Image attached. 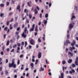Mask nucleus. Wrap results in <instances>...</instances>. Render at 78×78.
<instances>
[{
	"label": "nucleus",
	"mask_w": 78,
	"mask_h": 78,
	"mask_svg": "<svg viewBox=\"0 0 78 78\" xmlns=\"http://www.w3.org/2000/svg\"><path fill=\"white\" fill-rule=\"evenodd\" d=\"M15 59L13 58L12 59V63H9V68H11V67H13V68H16V65L15 63Z\"/></svg>",
	"instance_id": "obj_1"
},
{
	"label": "nucleus",
	"mask_w": 78,
	"mask_h": 78,
	"mask_svg": "<svg viewBox=\"0 0 78 78\" xmlns=\"http://www.w3.org/2000/svg\"><path fill=\"white\" fill-rule=\"evenodd\" d=\"M24 32L25 33V34H28V31L27 30V27H26L24 28Z\"/></svg>",
	"instance_id": "obj_2"
},
{
	"label": "nucleus",
	"mask_w": 78,
	"mask_h": 78,
	"mask_svg": "<svg viewBox=\"0 0 78 78\" xmlns=\"http://www.w3.org/2000/svg\"><path fill=\"white\" fill-rule=\"evenodd\" d=\"M16 9L17 10H19V12H20L21 11V9H20V5H18L17 6Z\"/></svg>",
	"instance_id": "obj_3"
},
{
	"label": "nucleus",
	"mask_w": 78,
	"mask_h": 78,
	"mask_svg": "<svg viewBox=\"0 0 78 78\" xmlns=\"http://www.w3.org/2000/svg\"><path fill=\"white\" fill-rule=\"evenodd\" d=\"M30 42L31 45H34V44L35 41L34 40L32 39L30 41Z\"/></svg>",
	"instance_id": "obj_4"
},
{
	"label": "nucleus",
	"mask_w": 78,
	"mask_h": 78,
	"mask_svg": "<svg viewBox=\"0 0 78 78\" xmlns=\"http://www.w3.org/2000/svg\"><path fill=\"white\" fill-rule=\"evenodd\" d=\"M75 48L74 46H73L72 47H70L69 48V51H73V50H75Z\"/></svg>",
	"instance_id": "obj_5"
},
{
	"label": "nucleus",
	"mask_w": 78,
	"mask_h": 78,
	"mask_svg": "<svg viewBox=\"0 0 78 78\" xmlns=\"http://www.w3.org/2000/svg\"><path fill=\"white\" fill-rule=\"evenodd\" d=\"M75 71L73 69H71V71H69V73H70V74H72V73H75Z\"/></svg>",
	"instance_id": "obj_6"
},
{
	"label": "nucleus",
	"mask_w": 78,
	"mask_h": 78,
	"mask_svg": "<svg viewBox=\"0 0 78 78\" xmlns=\"http://www.w3.org/2000/svg\"><path fill=\"white\" fill-rule=\"evenodd\" d=\"M42 56V55L41 54V52H39L38 55V58H41Z\"/></svg>",
	"instance_id": "obj_7"
},
{
	"label": "nucleus",
	"mask_w": 78,
	"mask_h": 78,
	"mask_svg": "<svg viewBox=\"0 0 78 78\" xmlns=\"http://www.w3.org/2000/svg\"><path fill=\"white\" fill-rule=\"evenodd\" d=\"M18 23H16L15 24H14V28H16L17 27V26H18Z\"/></svg>",
	"instance_id": "obj_8"
},
{
	"label": "nucleus",
	"mask_w": 78,
	"mask_h": 78,
	"mask_svg": "<svg viewBox=\"0 0 78 78\" xmlns=\"http://www.w3.org/2000/svg\"><path fill=\"white\" fill-rule=\"evenodd\" d=\"M69 29L70 30V28L72 29L73 28V26L72 25V23H71V24H69Z\"/></svg>",
	"instance_id": "obj_9"
},
{
	"label": "nucleus",
	"mask_w": 78,
	"mask_h": 78,
	"mask_svg": "<svg viewBox=\"0 0 78 78\" xmlns=\"http://www.w3.org/2000/svg\"><path fill=\"white\" fill-rule=\"evenodd\" d=\"M22 37H23L24 38H25L27 37V35L25 34L24 32H23L22 34Z\"/></svg>",
	"instance_id": "obj_10"
},
{
	"label": "nucleus",
	"mask_w": 78,
	"mask_h": 78,
	"mask_svg": "<svg viewBox=\"0 0 78 78\" xmlns=\"http://www.w3.org/2000/svg\"><path fill=\"white\" fill-rule=\"evenodd\" d=\"M64 74L62 73L61 74V76H59V78H64Z\"/></svg>",
	"instance_id": "obj_11"
},
{
	"label": "nucleus",
	"mask_w": 78,
	"mask_h": 78,
	"mask_svg": "<svg viewBox=\"0 0 78 78\" xmlns=\"http://www.w3.org/2000/svg\"><path fill=\"white\" fill-rule=\"evenodd\" d=\"M76 42L75 41L73 40V42L71 43V44L72 46H73L74 45V44H75Z\"/></svg>",
	"instance_id": "obj_12"
},
{
	"label": "nucleus",
	"mask_w": 78,
	"mask_h": 78,
	"mask_svg": "<svg viewBox=\"0 0 78 78\" xmlns=\"http://www.w3.org/2000/svg\"><path fill=\"white\" fill-rule=\"evenodd\" d=\"M44 69L42 68V66H41L40 69H39V71H40V72H42V71H44Z\"/></svg>",
	"instance_id": "obj_13"
},
{
	"label": "nucleus",
	"mask_w": 78,
	"mask_h": 78,
	"mask_svg": "<svg viewBox=\"0 0 78 78\" xmlns=\"http://www.w3.org/2000/svg\"><path fill=\"white\" fill-rule=\"evenodd\" d=\"M68 55H70L71 56H73V53L70 51L68 52Z\"/></svg>",
	"instance_id": "obj_14"
},
{
	"label": "nucleus",
	"mask_w": 78,
	"mask_h": 78,
	"mask_svg": "<svg viewBox=\"0 0 78 78\" xmlns=\"http://www.w3.org/2000/svg\"><path fill=\"white\" fill-rule=\"evenodd\" d=\"M30 65L31 66V68L33 69L34 68V64H33V63H31Z\"/></svg>",
	"instance_id": "obj_15"
},
{
	"label": "nucleus",
	"mask_w": 78,
	"mask_h": 78,
	"mask_svg": "<svg viewBox=\"0 0 78 78\" xmlns=\"http://www.w3.org/2000/svg\"><path fill=\"white\" fill-rule=\"evenodd\" d=\"M35 31L36 32H38L39 31V30L37 29V25H36V28L35 29Z\"/></svg>",
	"instance_id": "obj_16"
},
{
	"label": "nucleus",
	"mask_w": 78,
	"mask_h": 78,
	"mask_svg": "<svg viewBox=\"0 0 78 78\" xmlns=\"http://www.w3.org/2000/svg\"><path fill=\"white\" fill-rule=\"evenodd\" d=\"M34 14L35 15V14H37L38 13V12L37 11V9H34Z\"/></svg>",
	"instance_id": "obj_17"
},
{
	"label": "nucleus",
	"mask_w": 78,
	"mask_h": 78,
	"mask_svg": "<svg viewBox=\"0 0 78 78\" xmlns=\"http://www.w3.org/2000/svg\"><path fill=\"white\" fill-rule=\"evenodd\" d=\"M0 6L1 8H3L5 6V4H0Z\"/></svg>",
	"instance_id": "obj_18"
},
{
	"label": "nucleus",
	"mask_w": 78,
	"mask_h": 78,
	"mask_svg": "<svg viewBox=\"0 0 78 78\" xmlns=\"http://www.w3.org/2000/svg\"><path fill=\"white\" fill-rule=\"evenodd\" d=\"M47 23V20H44V24L45 26H46V24Z\"/></svg>",
	"instance_id": "obj_19"
},
{
	"label": "nucleus",
	"mask_w": 78,
	"mask_h": 78,
	"mask_svg": "<svg viewBox=\"0 0 78 78\" xmlns=\"http://www.w3.org/2000/svg\"><path fill=\"white\" fill-rule=\"evenodd\" d=\"M72 60L71 59H69L68 61V63H72Z\"/></svg>",
	"instance_id": "obj_20"
},
{
	"label": "nucleus",
	"mask_w": 78,
	"mask_h": 78,
	"mask_svg": "<svg viewBox=\"0 0 78 78\" xmlns=\"http://www.w3.org/2000/svg\"><path fill=\"white\" fill-rule=\"evenodd\" d=\"M45 18H48V14L46 13L45 14Z\"/></svg>",
	"instance_id": "obj_21"
},
{
	"label": "nucleus",
	"mask_w": 78,
	"mask_h": 78,
	"mask_svg": "<svg viewBox=\"0 0 78 78\" xmlns=\"http://www.w3.org/2000/svg\"><path fill=\"white\" fill-rule=\"evenodd\" d=\"M34 28H32L31 29H30V32H32V31H34Z\"/></svg>",
	"instance_id": "obj_22"
},
{
	"label": "nucleus",
	"mask_w": 78,
	"mask_h": 78,
	"mask_svg": "<svg viewBox=\"0 0 78 78\" xmlns=\"http://www.w3.org/2000/svg\"><path fill=\"white\" fill-rule=\"evenodd\" d=\"M5 74L6 75H7L8 74V72L7 70H5Z\"/></svg>",
	"instance_id": "obj_23"
},
{
	"label": "nucleus",
	"mask_w": 78,
	"mask_h": 78,
	"mask_svg": "<svg viewBox=\"0 0 78 78\" xmlns=\"http://www.w3.org/2000/svg\"><path fill=\"white\" fill-rule=\"evenodd\" d=\"M66 61L63 60L62 61V64H63V65H64L65 64H66Z\"/></svg>",
	"instance_id": "obj_24"
},
{
	"label": "nucleus",
	"mask_w": 78,
	"mask_h": 78,
	"mask_svg": "<svg viewBox=\"0 0 78 78\" xmlns=\"http://www.w3.org/2000/svg\"><path fill=\"white\" fill-rule=\"evenodd\" d=\"M76 10V11H78V8L77 7V6L75 5V8H74Z\"/></svg>",
	"instance_id": "obj_25"
},
{
	"label": "nucleus",
	"mask_w": 78,
	"mask_h": 78,
	"mask_svg": "<svg viewBox=\"0 0 78 78\" xmlns=\"http://www.w3.org/2000/svg\"><path fill=\"white\" fill-rule=\"evenodd\" d=\"M20 64V60H18L17 62V65H19Z\"/></svg>",
	"instance_id": "obj_26"
},
{
	"label": "nucleus",
	"mask_w": 78,
	"mask_h": 78,
	"mask_svg": "<svg viewBox=\"0 0 78 78\" xmlns=\"http://www.w3.org/2000/svg\"><path fill=\"white\" fill-rule=\"evenodd\" d=\"M8 27H5L4 28V30H5V31H7V30H8Z\"/></svg>",
	"instance_id": "obj_27"
},
{
	"label": "nucleus",
	"mask_w": 78,
	"mask_h": 78,
	"mask_svg": "<svg viewBox=\"0 0 78 78\" xmlns=\"http://www.w3.org/2000/svg\"><path fill=\"white\" fill-rule=\"evenodd\" d=\"M5 14H4L3 13H1L0 15V16L1 17H3V16Z\"/></svg>",
	"instance_id": "obj_28"
},
{
	"label": "nucleus",
	"mask_w": 78,
	"mask_h": 78,
	"mask_svg": "<svg viewBox=\"0 0 78 78\" xmlns=\"http://www.w3.org/2000/svg\"><path fill=\"white\" fill-rule=\"evenodd\" d=\"M2 50L3 51H5V46H3L2 47Z\"/></svg>",
	"instance_id": "obj_29"
},
{
	"label": "nucleus",
	"mask_w": 78,
	"mask_h": 78,
	"mask_svg": "<svg viewBox=\"0 0 78 78\" xmlns=\"http://www.w3.org/2000/svg\"><path fill=\"white\" fill-rule=\"evenodd\" d=\"M75 16H72V17L71 18V20H73V19H75Z\"/></svg>",
	"instance_id": "obj_30"
},
{
	"label": "nucleus",
	"mask_w": 78,
	"mask_h": 78,
	"mask_svg": "<svg viewBox=\"0 0 78 78\" xmlns=\"http://www.w3.org/2000/svg\"><path fill=\"white\" fill-rule=\"evenodd\" d=\"M9 22H10V21H7L6 23L7 25V26L9 25Z\"/></svg>",
	"instance_id": "obj_31"
},
{
	"label": "nucleus",
	"mask_w": 78,
	"mask_h": 78,
	"mask_svg": "<svg viewBox=\"0 0 78 78\" xmlns=\"http://www.w3.org/2000/svg\"><path fill=\"white\" fill-rule=\"evenodd\" d=\"M75 65L74 64H72V67H75Z\"/></svg>",
	"instance_id": "obj_32"
},
{
	"label": "nucleus",
	"mask_w": 78,
	"mask_h": 78,
	"mask_svg": "<svg viewBox=\"0 0 78 78\" xmlns=\"http://www.w3.org/2000/svg\"><path fill=\"white\" fill-rule=\"evenodd\" d=\"M13 14V13L12 12H10L9 13V16H11V15H12Z\"/></svg>",
	"instance_id": "obj_33"
},
{
	"label": "nucleus",
	"mask_w": 78,
	"mask_h": 78,
	"mask_svg": "<svg viewBox=\"0 0 78 78\" xmlns=\"http://www.w3.org/2000/svg\"><path fill=\"white\" fill-rule=\"evenodd\" d=\"M18 69H15L14 71V73H15V72H16V73H17V71H18Z\"/></svg>",
	"instance_id": "obj_34"
},
{
	"label": "nucleus",
	"mask_w": 78,
	"mask_h": 78,
	"mask_svg": "<svg viewBox=\"0 0 78 78\" xmlns=\"http://www.w3.org/2000/svg\"><path fill=\"white\" fill-rule=\"evenodd\" d=\"M9 2H7L6 3L7 6H9Z\"/></svg>",
	"instance_id": "obj_35"
},
{
	"label": "nucleus",
	"mask_w": 78,
	"mask_h": 78,
	"mask_svg": "<svg viewBox=\"0 0 78 78\" xmlns=\"http://www.w3.org/2000/svg\"><path fill=\"white\" fill-rule=\"evenodd\" d=\"M75 63L76 64V66H78V62L75 61Z\"/></svg>",
	"instance_id": "obj_36"
},
{
	"label": "nucleus",
	"mask_w": 78,
	"mask_h": 78,
	"mask_svg": "<svg viewBox=\"0 0 78 78\" xmlns=\"http://www.w3.org/2000/svg\"><path fill=\"white\" fill-rule=\"evenodd\" d=\"M11 1L12 2L11 3H13V4H14V3H15V1L12 0H11Z\"/></svg>",
	"instance_id": "obj_37"
},
{
	"label": "nucleus",
	"mask_w": 78,
	"mask_h": 78,
	"mask_svg": "<svg viewBox=\"0 0 78 78\" xmlns=\"http://www.w3.org/2000/svg\"><path fill=\"white\" fill-rule=\"evenodd\" d=\"M27 5L28 6L30 7V2H27Z\"/></svg>",
	"instance_id": "obj_38"
},
{
	"label": "nucleus",
	"mask_w": 78,
	"mask_h": 78,
	"mask_svg": "<svg viewBox=\"0 0 78 78\" xmlns=\"http://www.w3.org/2000/svg\"><path fill=\"white\" fill-rule=\"evenodd\" d=\"M66 42L67 44H70V41H69L68 40H66Z\"/></svg>",
	"instance_id": "obj_39"
},
{
	"label": "nucleus",
	"mask_w": 78,
	"mask_h": 78,
	"mask_svg": "<svg viewBox=\"0 0 78 78\" xmlns=\"http://www.w3.org/2000/svg\"><path fill=\"white\" fill-rule=\"evenodd\" d=\"M38 63V60H37L36 61L35 64H37Z\"/></svg>",
	"instance_id": "obj_40"
},
{
	"label": "nucleus",
	"mask_w": 78,
	"mask_h": 78,
	"mask_svg": "<svg viewBox=\"0 0 78 78\" xmlns=\"http://www.w3.org/2000/svg\"><path fill=\"white\" fill-rule=\"evenodd\" d=\"M3 69V67L2 66L0 67V71L1 72L2 70V69Z\"/></svg>",
	"instance_id": "obj_41"
},
{
	"label": "nucleus",
	"mask_w": 78,
	"mask_h": 78,
	"mask_svg": "<svg viewBox=\"0 0 78 78\" xmlns=\"http://www.w3.org/2000/svg\"><path fill=\"white\" fill-rule=\"evenodd\" d=\"M9 44V40H8L7 43V45H8Z\"/></svg>",
	"instance_id": "obj_42"
},
{
	"label": "nucleus",
	"mask_w": 78,
	"mask_h": 78,
	"mask_svg": "<svg viewBox=\"0 0 78 78\" xmlns=\"http://www.w3.org/2000/svg\"><path fill=\"white\" fill-rule=\"evenodd\" d=\"M27 41H25V47H26V46H27Z\"/></svg>",
	"instance_id": "obj_43"
},
{
	"label": "nucleus",
	"mask_w": 78,
	"mask_h": 78,
	"mask_svg": "<svg viewBox=\"0 0 78 78\" xmlns=\"http://www.w3.org/2000/svg\"><path fill=\"white\" fill-rule=\"evenodd\" d=\"M76 62H78V57H76V61H75Z\"/></svg>",
	"instance_id": "obj_44"
},
{
	"label": "nucleus",
	"mask_w": 78,
	"mask_h": 78,
	"mask_svg": "<svg viewBox=\"0 0 78 78\" xmlns=\"http://www.w3.org/2000/svg\"><path fill=\"white\" fill-rule=\"evenodd\" d=\"M20 27H19L17 28L16 29L17 31H19V30H20Z\"/></svg>",
	"instance_id": "obj_45"
},
{
	"label": "nucleus",
	"mask_w": 78,
	"mask_h": 78,
	"mask_svg": "<svg viewBox=\"0 0 78 78\" xmlns=\"http://www.w3.org/2000/svg\"><path fill=\"white\" fill-rule=\"evenodd\" d=\"M20 37V36H19V35H18L17 37V39H19Z\"/></svg>",
	"instance_id": "obj_46"
},
{
	"label": "nucleus",
	"mask_w": 78,
	"mask_h": 78,
	"mask_svg": "<svg viewBox=\"0 0 78 78\" xmlns=\"http://www.w3.org/2000/svg\"><path fill=\"white\" fill-rule=\"evenodd\" d=\"M17 47V45L15 44L13 46V48H15V47Z\"/></svg>",
	"instance_id": "obj_47"
},
{
	"label": "nucleus",
	"mask_w": 78,
	"mask_h": 78,
	"mask_svg": "<svg viewBox=\"0 0 78 78\" xmlns=\"http://www.w3.org/2000/svg\"><path fill=\"white\" fill-rule=\"evenodd\" d=\"M35 26V25L34 24H33V25L32 26V27L34 29V27Z\"/></svg>",
	"instance_id": "obj_48"
},
{
	"label": "nucleus",
	"mask_w": 78,
	"mask_h": 78,
	"mask_svg": "<svg viewBox=\"0 0 78 78\" xmlns=\"http://www.w3.org/2000/svg\"><path fill=\"white\" fill-rule=\"evenodd\" d=\"M42 13H40V18H42Z\"/></svg>",
	"instance_id": "obj_49"
},
{
	"label": "nucleus",
	"mask_w": 78,
	"mask_h": 78,
	"mask_svg": "<svg viewBox=\"0 0 78 78\" xmlns=\"http://www.w3.org/2000/svg\"><path fill=\"white\" fill-rule=\"evenodd\" d=\"M17 45H18V46H19V47H20V44L19 43H17Z\"/></svg>",
	"instance_id": "obj_50"
},
{
	"label": "nucleus",
	"mask_w": 78,
	"mask_h": 78,
	"mask_svg": "<svg viewBox=\"0 0 78 78\" xmlns=\"http://www.w3.org/2000/svg\"><path fill=\"white\" fill-rule=\"evenodd\" d=\"M8 59H6V64H7V63H8Z\"/></svg>",
	"instance_id": "obj_51"
},
{
	"label": "nucleus",
	"mask_w": 78,
	"mask_h": 78,
	"mask_svg": "<svg viewBox=\"0 0 78 78\" xmlns=\"http://www.w3.org/2000/svg\"><path fill=\"white\" fill-rule=\"evenodd\" d=\"M29 48L30 49H31V48H32V46L31 45H29Z\"/></svg>",
	"instance_id": "obj_52"
},
{
	"label": "nucleus",
	"mask_w": 78,
	"mask_h": 78,
	"mask_svg": "<svg viewBox=\"0 0 78 78\" xmlns=\"http://www.w3.org/2000/svg\"><path fill=\"white\" fill-rule=\"evenodd\" d=\"M27 11H28V10H27V9H25L24 10V12H27Z\"/></svg>",
	"instance_id": "obj_53"
},
{
	"label": "nucleus",
	"mask_w": 78,
	"mask_h": 78,
	"mask_svg": "<svg viewBox=\"0 0 78 78\" xmlns=\"http://www.w3.org/2000/svg\"><path fill=\"white\" fill-rule=\"evenodd\" d=\"M68 50L69 49H68V48H66V52H67L68 51Z\"/></svg>",
	"instance_id": "obj_54"
},
{
	"label": "nucleus",
	"mask_w": 78,
	"mask_h": 78,
	"mask_svg": "<svg viewBox=\"0 0 78 78\" xmlns=\"http://www.w3.org/2000/svg\"><path fill=\"white\" fill-rule=\"evenodd\" d=\"M24 27H25V25L24 24H23L22 26V28H24Z\"/></svg>",
	"instance_id": "obj_55"
},
{
	"label": "nucleus",
	"mask_w": 78,
	"mask_h": 78,
	"mask_svg": "<svg viewBox=\"0 0 78 78\" xmlns=\"http://www.w3.org/2000/svg\"><path fill=\"white\" fill-rule=\"evenodd\" d=\"M19 34V32L18 31H16V34L17 35V34Z\"/></svg>",
	"instance_id": "obj_56"
},
{
	"label": "nucleus",
	"mask_w": 78,
	"mask_h": 78,
	"mask_svg": "<svg viewBox=\"0 0 78 78\" xmlns=\"http://www.w3.org/2000/svg\"><path fill=\"white\" fill-rule=\"evenodd\" d=\"M14 51V49H13L10 51V52H11V53H12V52Z\"/></svg>",
	"instance_id": "obj_57"
},
{
	"label": "nucleus",
	"mask_w": 78,
	"mask_h": 78,
	"mask_svg": "<svg viewBox=\"0 0 78 78\" xmlns=\"http://www.w3.org/2000/svg\"><path fill=\"white\" fill-rule=\"evenodd\" d=\"M14 77L15 78H17V76L16 75H14Z\"/></svg>",
	"instance_id": "obj_58"
},
{
	"label": "nucleus",
	"mask_w": 78,
	"mask_h": 78,
	"mask_svg": "<svg viewBox=\"0 0 78 78\" xmlns=\"http://www.w3.org/2000/svg\"><path fill=\"white\" fill-rule=\"evenodd\" d=\"M41 22H39V23L38 24V25H39V26H40V25H41Z\"/></svg>",
	"instance_id": "obj_59"
},
{
	"label": "nucleus",
	"mask_w": 78,
	"mask_h": 78,
	"mask_svg": "<svg viewBox=\"0 0 78 78\" xmlns=\"http://www.w3.org/2000/svg\"><path fill=\"white\" fill-rule=\"evenodd\" d=\"M23 56V55H20V58H22Z\"/></svg>",
	"instance_id": "obj_60"
},
{
	"label": "nucleus",
	"mask_w": 78,
	"mask_h": 78,
	"mask_svg": "<svg viewBox=\"0 0 78 78\" xmlns=\"http://www.w3.org/2000/svg\"><path fill=\"white\" fill-rule=\"evenodd\" d=\"M26 21L27 22V23H29V21H28V20H27Z\"/></svg>",
	"instance_id": "obj_61"
},
{
	"label": "nucleus",
	"mask_w": 78,
	"mask_h": 78,
	"mask_svg": "<svg viewBox=\"0 0 78 78\" xmlns=\"http://www.w3.org/2000/svg\"><path fill=\"white\" fill-rule=\"evenodd\" d=\"M67 37L68 39H69V34H68L67 35Z\"/></svg>",
	"instance_id": "obj_62"
},
{
	"label": "nucleus",
	"mask_w": 78,
	"mask_h": 78,
	"mask_svg": "<svg viewBox=\"0 0 78 78\" xmlns=\"http://www.w3.org/2000/svg\"><path fill=\"white\" fill-rule=\"evenodd\" d=\"M37 9L38 10H39V7H38V6H37Z\"/></svg>",
	"instance_id": "obj_63"
},
{
	"label": "nucleus",
	"mask_w": 78,
	"mask_h": 78,
	"mask_svg": "<svg viewBox=\"0 0 78 78\" xmlns=\"http://www.w3.org/2000/svg\"><path fill=\"white\" fill-rule=\"evenodd\" d=\"M28 69H29L28 68H26V69H25L26 71H28Z\"/></svg>",
	"instance_id": "obj_64"
}]
</instances>
